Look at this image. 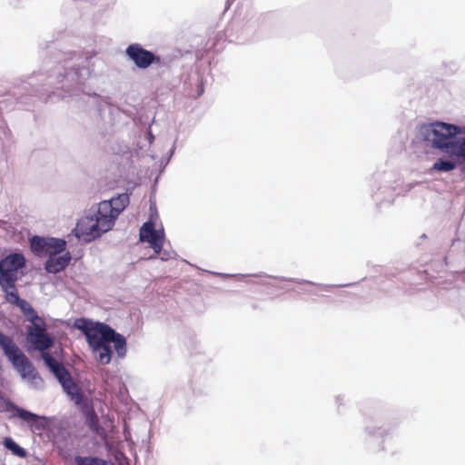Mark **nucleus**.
I'll list each match as a JSON object with an SVG mask.
<instances>
[{
	"mask_svg": "<svg viewBox=\"0 0 465 465\" xmlns=\"http://www.w3.org/2000/svg\"><path fill=\"white\" fill-rule=\"evenodd\" d=\"M84 413L86 417V422L89 428L98 432L100 430L99 422L96 414L94 413V410L90 408L89 404L87 403V408H80Z\"/></svg>",
	"mask_w": 465,
	"mask_h": 465,
	"instance_id": "19",
	"label": "nucleus"
},
{
	"mask_svg": "<svg viewBox=\"0 0 465 465\" xmlns=\"http://www.w3.org/2000/svg\"><path fill=\"white\" fill-rule=\"evenodd\" d=\"M15 306L19 307V309L24 313L27 310V308H29L32 305L27 301L21 299Z\"/></svg>",
	"mask_w": 465,
	"mask_h": 465,
	"instance_id": "23",
	"label": "nucleus"
},
{
	"mask_svg": "<svg viewBox=\"0 0 465 465\" xmlns=\"http://www.w3.org/2000/svg\"><path fill=\"white\" fill-rule=\"evenodd\" d=\"M0 287L2 291L5 294V300L7 302L13 305H16L19 301L22 299L20 298L17 289L15 287V282H13L12 285H5L4 283H0Z\"/></svg>",
	"mask_w": 465,
	"mask_h": 465,
	"instance_id": "15",
	"label": "nucleus"
},
{
	"mask_svg": "<svg viewBox=\"0 0 465 465\" xmlns=\"http://www.w3.org/2000/svg\"><path fill=\"white\" fill-rule=\"evenodd\" d=\"M61 384L64 391L69 396L70 400L79 408H87V399L82 393L78 385L74 381L70 372L67 371L65 374H60L56 378Z\"/></svg>",
	"mask_w": 465,
	"mask_h": 465,
	"instance_id": "10",
	"label": "nucleus"
},
{
	"mask_svg": "<svg viewBox=\"0 0 465 465\" xmlns=\"http://www.w3.org/2000/svg\"><path fill=\"white\" fill-rule=\"evenodd\" d=\"M93 56L88 53L84 54H74L70 59L64 61V73H59V81L64 83L62 86L64 89H69L74 85L84 84V80L91 74V65H94V62H91Z\"/></svg>",
	"mask_w": 465,
	"mask_h": 465,
	"instance_id": "5",
	"label": "nucleus"
},
{
	"mask_svg": "<svg viewBox=\"0 0 465 465\" xmlns=\"http://www.w3.org/2000/svg\"><path fill=\"white\" fill-rule=\"evenodd\" d=\"M48 238L35 235L30 239V248L32 252L38 255L46 253Z\"/></svg>",
	"mask_w": 465,
	"mask_h": 465,
	"instance_id": "16",
	"label": "nucleus"
},
{
	"mask_svg": "<svg viewBox=\"0 0 465 465\" xmlns=\"http://www.w3.org/2000/svg\"><path fill=\"white\" fill-rule=\"evenodd\" d=\"M74 326L83 332L88 345L97 353L96 360L99 363H110L113 354L112 343L119 358L126 355V339L106 323L80 318L74 321Z\"/></svg>",
	"mask_w": 465,
	"mask_h": 465,
	"instance_id": "2",
	"label": "nucleus"
},
{
	"mask_svg": "<svg viewBox=\"0 0 465 465\" xmlns=\"http://www.w3.org/2000/svg\"><path fill=\"white\" fill-rule=\"evenodd\" d=\"M71 261V254L66 252L50 253L45 263V269L49 273H57L64 270Z\"/></svg>",
	"mask_w": 465,
	"mask_h": 465,
	"instance_id": "12",
	"label": "nucleus"
},
{
	"mask_svg": "<svg viewBox=\"0 0 465 465\" xmlns=\"http://www.w3.org/2000/svg\"><path fill=\"white\" fill-rule=\"evenodd\" d=\"M74 462L76 465H108L107 461L96 457L75 456Z\"/></svg>",
	"mask_w": 465,
	"mask_h": 465,
	"instance_id": "20",
	"label": "nucleus"
},
{
	"mask_svg": "<svg viewBox=\"0 0 465 465\" xmlns=\"http://www.w3.org/2000/svg\"><path fill=\"white\" fill-rule=\"evenodd\" d=\"M0 411L9 412L10 419L19 418L28 425L35 424L42 417L30 411L21 408L9 400L0 399Z\"/></svg>",
	"mask_w": 465,
	"mask_h": 465,
	"instance_id": "11",
	"label": "nucleus"
},
{
	"mask_svg": "<svg viewBox=\"0 0 465 465\" xmlns=\"http://www.w3.org/2000/svg\"><path fill=\"white\" fill-rule=\"evenodd\" d=\"M418 137L433 149L450 155V158H439L431 170L449 173L459 163H465V127L456 124L434 122L422 124Z\"/></svg>",
	"mask_w": 465,
	"mask_h": 465,
	"instance_id": "1",
	"label": "nucleus"
},
{
	"mask_svg": "<svg viewBox=\"0 0 465 465\" xmlns=\"http://www.w3.org/2000/svg\"><path fill=\"white\" fill-rule=\"evenodd\" d=\"M139 239L148 242L155 253H160L164 242L163 229L158 230L153 223L146 222L140 228Z\"/></svg>",
	"mask_w": 465,
	"mask_h": 465,
	"instance_id": "9",
	"label": "nucleus"
},
{
	"mask_svg": "<svg viewBox=\"0 0 465 465\" xmlns=\"http://www.w3.org/2000/svg\"><path fill=\"white\" fill-rule=\"evenodd\" d=\"M0 347L14 368L23 379L30 381L35 389L43 387V380L35 371V369L26 355L14 342L13 339L0 331Z\"/></svg>",
	"mask_w": 465,
	"mask_h": 465,
	"instance_id": "4",
	"label": "nucleus"
},
{
	"mask_svg": "<svg viewBox=\"0 0 465 465\" xmlns=\"http://www.w3.org/2000/svg\"><path fill=\"white\" fill-rule=\"evenodd\" d=\"M32 336H34V338L28 339V343L34 346L35 350L41 351L42 352L51 348L54 344L53 337L46 331L38 335L32 334Z\"/></svg>",
	"mask_w": 465,
	"mask_h": 465,
	"instance_id": "13",
	"label": "nucleus"
},
{
	"mask_svg": "<svg viewBox=\"0 0 465 465\" xmlns=\"http://www.w3.org/2000/svg\"><path fill=\"white\" fill-rule=\"evenodd\" d=\"M173 152H174V145L173 146V148H172V149H171V151H170V156H172V155H173Z\"/></svg>",
	"mask_w": 465,
	"mask_h": 465,
	"instance_id": "25",
	"label": "nucleus"
},
{
	"mask_svg": "<svg viewBox=\"0 0 465 465\" xmlns=\"http://www.w3.org/2000/svg\"><path fill=\"white\" fill-rule=\"evenodd\" d=\"M27 321L34 322V321H39L41 322V318L37 314L36 311L33 306H30L27 308V310L23 313Z\"/></svg>",
	"mask_w": 465,
	"mask_h": 465,
	"instance_id": "22",
	"label": "nucleus"
},
{
	"mask_svg": "<svg viewBox=\"0 0 465 465\" xmlns=\"http://www.w3.org/2000/svg\"><path fill=\"white\" fill-rule=\"evenodd\" d=\"M389 430L375 425L364 429V440L369 451L380 453L385 450V441L389 436Z\"/></svg>",
	"mask_w": 465,
	"mask_h": 465,
	"instance_id": "8",
	"label": "nucleus"
},
{
	"mask_svg": "<svg viewBox=\"0 0 465 465\" xmlns=\"http://www.w3.org/2000/svg\"><path fill=\"white\" fill-rule=\"evenodd\" d=\"M66 242L59 238H48L46 254L61 253L65 250Z\"/></svg>",
	"mask_w": 465,
	"mask_h": 465,
	"instance_id": "17",
	"label": "nucleus"
},
{
	"mask_svg": "<svg viewBox=\"0 0 465 465\" xmlns=\"http://www.w3.org/2000/svg\"><path fill=\"white\" fill-rule=\"evenodd\" d=\"M30 322L32 324L30 326H28V328H27L26 340L34 338V336H32V334L38 335V334H41V333L46 331L45 323L42 319H41V322L34 321V322Z\"/></svg>",
	"mask_w": 465,
	"mask_h": 465,
	"instance_id": "21",
	"label": "nucleus"
},
{
	"mask_svg": "<svg viewBox=\"0 0 465 465\" xmlns=\"http://www.w3.org/2000/svg\"><path fill=\"white\" fill-rule=\"evenodd\" d=\"M4 447L19 458L26 456V450L16 443L11 437H6L3 441Z\"/></svg>",
	"mask_w": 465,
	"mask_h": 465,
	"instance_id": "18",
	"label": "nucleus"
},
{
	"mask_svg": "<svg viewBox=\"0 0 465 465\" xmlns=\"http://www.w3.org/2000/svg\"><path fill=\"white\" fill-rule=\"evenodd\" d=\"M129 203L126 193L119 194L109 201H103L98 204L96 212L89 213L80 219L76 224V235L90 242L110 231L119 214Z\"/></svg>",
	"mask_w": 465,
	"mask_h": 465,
	"instance_id": "3",
	"label": "nucleus"
},
{
	"mask_svg": "<svg viewBox=\"0 0 465 465\" xmlns=\"http://www.w3.org/2000/svg\"><path fill=\"white\" fill-rule=\"evenodd\" d=\"M125 55L134 65L142 70L149 68L153 64H159L161 58L152 51H149L138 43L130 44L125 48Z\"/></svg>",
	"mask_w": 465,
	"mask_h": 465,
	"instance_id": "7",
	"label": "nucleus"
},
{
	"mask_svg": "<svg viewBox=\"0 0 465 465\" xmlns=\"http://www.w3.org/2000/svg\"><path fill=\"white\" fill-rule=\"evenodd\" d=\"M173 253V252L163 251L162 249L161 252L158 253V254L160 255V258H161L162 261H167V260L172 258Z\"/></svg>",
	"mask_w": 465,
	"mask_h": 465,
	"instance_id": "24",
	"label": "nucleus"
},
{
	"mask_svg": "<svg viewBox=\"0 0 465 465\" xmlns=\"http://www.w3.org/2000/svg\"><path fill=\"white\" fill-rule=\"evenodd\" d=\"M23 254L15 252L8 254L0 261V283L12 285L17 281V272L25 266Z\"/></svg>",
	"mask_w": 465,
	"mask_h": 465,
	"instance_id": "6",
	"label": "nucleus"
},
{
	"mask_svg": "<svg viewBox=\"0 0 465 465\" xmlns=\"http://www.w3.org/2000/svg\"><path fill=\"white\" fill-rule=\"evenodd\" d=\"M42 358L45 363V365L50 369V371L54 373L55 378H58L60 374L64 373L68 370L60 362H58L54 356L50 353L43 351Z\"/></svg>",
	"mask_w": 465,
	"mask_h": 465,
	"instance_id": "14",
	"label": "nucleus"
}]
</instances>
